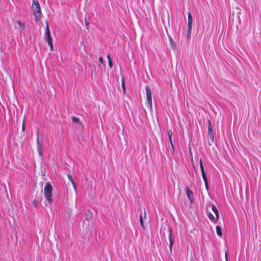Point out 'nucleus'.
I'll return each mask as SVG.
<instances>
[{
  "label": "nucleus",
  "instance_id": "20",
  "mask_svg": "<svg viewBox=\"0 0 261 261\" xmlns=\"http://www.w3.org/2000/svg\"><path fill=\"white\" fill-rule=\"evenodd\" d=\"M212 130V126L211 122L209 121V125H208V133L209 134H211Z\"/></svg>",
  "mask_w": 261,
  "mask_h": 261
},
{
  "label": "nucleus",
  "instance_id": "29",
  "mask_svg": "<svg viewBox=\"0 0 261 261\" xmlns=\"http://www.w3.org/2000/svg\"><path fill=\"white\" fill-rule=\"evenodd\" d=\"M144 218H146V211H145V209L144 210Z\"/></svg>",
  "mask_w": 261,
  "mask_h": 261
},
{
  "label": "nucleus",
  "instance_id": "23",
  "mask_svg": "<svg viewBox=\"0 0 261 261\" xmlns=\"http://www.w3.org/2000/svg\"><path fill=\"white\" fill-rule=\"evenodd\" d=\"M225 257L226 261H228V252L227 251H225Z\"/></svg>",
  "mask_w": 261,
  "mask_h": 261
},
{
  "label": "nucleus",
  "instance_id": "30",
  "mask_svg": "<svg viewBox=\"0 0 261 261\" xmlns=\"http://www.w3.org/2000/svg\"><path fill=\"white\" fill-rule=\"evenodd\" d=\"M22 130H24V121L23 122V124H22Z\"/></svg>",
  "mask_w": 261,
  "mask_h": 261
},
{
  "label": "nucleus",
  "instance_id": "10",
  "mask_svg": "<svg viewBox=\"0 0 261 261\" xmlns=\"http://www.w3.org/2000/svg\"><path fill=\"white\" fill-rule=\"evenodd\" d=\"M188 28L190 29V28H192V16L190 12L188 13Z\"/></svg>",
  "mask_w": 261,
  "mask_h": 261
},
{
  "label": "nucleus",
  "instance_id": "6",
  "mask_svg": "<svg viewBox=\"0 0 261 261\" xmlns=\"http://www.w3.org/2000/svg\"><path fill=\"white\" fill-rule=\"evenodd\" d=\"M185 191L191 203H192L193 202V193L192 191L190 190V189L189 187H186L185 188Z\"/></svg>",
  "mask_w": 261,
  "mask_h": 261
},
{
  "label": "nucleus",
  "instance_id": "2",
  "mask_svg": "<svg viewBox=\"0 0 261 261\" xmlns=\"http://www.w3.org/2000/svg\"><path fill=\"white\" fill-rule=\"evenodd\" d=\"M53 187L52 186L47 182L44 187V195L45 199L49 202L53 201V195H52Z\"/></svg>",
  "mask_w": 261,
  "mask_h": 261
},
{
  "label": "nucleus",
  "instance_id": "24",
  "mask_svg": "<svg viewBox=\"0 0 261 261\" xmlns=\"http://www.w3.org/2000/svg\"><path fill=\"white\" fill-rule=\"evenodd\" d=\"M91 219V216H89L88 215L86 214V216L85 218V219L87 221H89Z\"/></svg>",
  "mask_w": 261,
  "mask_h": 261
},
{
  "label": "nucleus",
  "instance_id": "26",
  "mask_svg": "<svg viewBox=\"0 0 261 261\" xmlns=\"http://www.w3.org/2000/svg\"><path fill=\"white\" fill-rule=\"evenodd\" d=\"M107 58H108V61H110V60H112L111 59V57H110V55L109 54L108 55Z\"/></svg>",
  "mask_w": 261,
  "mask_h": 261
},
{
  "label": "nucleus",
  "instance_id": "11",
  "mask_svg": "<svg viewBox=\"0 0 261 261\" xmlns=\"http://www.w3.org/2000/svg\"><path fill=\"white\" fill-rule=\"evenodd\" d=\"M212 210L213 212L215 213L216 215V220H218L219 217V214L218 210L217 208V207L215 205H213L212 206Z\"/></svg>",
  "mask_w": 261,
  "mask_h": 261
},
{
  "label": "nucleus",
  "instance_id": "25",
  "mask_svg": "<svg viewBox=\"0 0 261 261\" xmlns=\"http://www.w3.org/2000/svg\"><path fill=\"white\" fill-rule=\"evenodd\" d=\"M139 218H140V222H142V221H143V218H142V214H140V215Z\"/></svg>",
  "mask_w": 261,
  "mask_h": 261
},
{
  "label": "nucleus",
  "instance_id": "8",
  "mask_svg": "<svg viewBox=\"0 0 261 261\" xmlns=\"http://www.w3.org/2000/svg\"><path fill=\"white\" fill-rule=\"evenodd\" d=\"M167 134H168V135L169 140V142H170V143L171 147L172 148L173 152H174V146H173L172 140V131L171 130H168L167 131Z\"/></svg>",
  "mask_w": 261,
  "mask_h": 261
},
{
  "label": "nucleus",
  "instance_id": "12",
  "mask_svg": "<svg viewBox=\"0 0 261 261\" xmlns=\"http://www.w3.org/2000/svg\"><path fill=\"white\" fill-rule=\"evenodd\" d=\"M67 177H68V179L71 181L74 191H75V192H76L75 184L73 180V177H72V175L71 174H68Z\"/></svg>",
  "mask_w": 261,
  "mask_h": 261
},
{
  "label": "nucleus",
  "instance_id": "18",
  "mask_svg": "<svg viewBox=\"0 0 261 261\" xmlns=\"http://www.w3.org/2000/svg\"><path fill=\"white\" fill-rule=\"evenodd\" d=\"M17 23L22 29H24L25 28V24L24 23H22L20 21H19V20L17 21Z\"/></svg>",
  "mask_w": 261,
  "mask_h": 261
},
{
  "label": "nucleus",
  "instance_id": "17",
  "mask_svg": "<svg viewBox=\"0 0 261 261\" xmlns=\"http://www.w3.org/2000/svg\"><path fill=\"white\" fill-rule=\"evenodd\" d=\"M71 119L73 122H75V123L80 122V119L75 116L72 117Z\"/></svg>",
  "mask_w": 261,
  "mask_h": 261
},
{
  "label": "nucleus",
  "instance_id": "7",
  "mask_svg": "<svg viewBox=\"0 0 261 261\" xmlns=\"http://www.w3.org/2000/svg\"><path fill=\"white\" fill-rule=\"evenodd\" d=\"M169 232V249L170 252H172V246L173 244V240L172 238V229L170 228H168Z\"/></svg>",
  "mask_w": 261,
  "mask_h": 261
},
{
  "label": "nucleus",
  "instance_id": "28",
  "mask_svg": "<svg viewBox=\"0 0 261 261\" xmlns=\"http://www.w3.org/2000/svg\"><path fill=\"white\" fill-rule=\"evenodd\" d=\"M122 86L123 88V90H124L125 89V86H124V81H122Z\"/></svg>",
  "mask_w": 261,
  "mask_h": 261
},
{
  "label": "nucleus",
  "instance_id": "21",
  "mask_svg": "<svg viewBox=\"0 0 261 261\" xmlns=\"http://www.w3.org/2000/svg\"><path fill=\"white\" fill-rule=\"evenodd\" d=\"M99 62L100 64H103L104 61H103V58L102 57H100L99 58Z\"/></svg>",
  "mask_w": 261,
  "mask_h": 261
},
{
  "label": "nucleus",
  "instance_id": "1",
  "mask_svg": "<svg viewBox=\"0 0 261 261\" xmlns=\"http://www.w3.org/2000/svg\"><path fill=\"white\" fill-rule=\"evenodd\" d=\"M32 9L34 12L35 20L37 21L41 17V8L38 0H33Z\"/></svg>",
  "mask_w": 261,
  "mask_h": 261
},
{
  "label": "nucleus",
  "instance_id": "27",
  "mask_svg": "<svg viewBox=\"0 0 261 261\" xmlns=\"http://www.w3.org/2000/svg\"><path fill=\"white\" fill-rule=\"evenodd\" d=\"M140 225H141V227L143 228H144V225H143V221L142 222H140Z\"/></svg>",
  "mask_w": 261,
  "mask_h": 261
},
{
  "label": "nucleus",
  "instance_id": "22",
  "mask_svg": "<svg viewBox=\"0 0 261 261\" xmlns=\"http://www.w3.org/2000/svg\"><path fill=\"white\" fill-rule=\"evenodd\" d=\"M108 63H109V66L110 67V68H111L113 66L112 61V60L109 61Z\"/></svg>",
  "mask_w": 261,
  "mask_h": 261
},
{
  "label": "nucleus",
  "instance_id": "3",
  "mask_svg": "<svg viewBox=\"0 0 261 261\" xmlns=\"http://www.w3.org/2000/svg\"><path fill=\"white\" fill-rule=\"evenodd\" d=\"M146 90V104L148 107L150 109H152V98L150 88L148 86L145 87Z\"/></svg>",
  "mask_w": 261,
  "mask_h": 261
},
{
  "label": "nucleus",
  "instance_id": "9",
  "mask_svg": "<svg viewBox=\"0 0 261 261\" xmlns=\"http://www.w3.org/2000/svg\"><path fill=\"white\" fill-rule=\"evenodd\" d=\"M45 40L47 42L48 45L50 47V49L51 50H53V39L51 36L47 37L45 38Z\"/></svg>",
  "mask_w": 261,
  "mask_h": 261
},
{
  "label": "nucleus",
  "instance_id": "31",
  "mask_svg": "<svg viewBox=\"0 0 261 261\" xmlns=\"http://www.w3.org/2000/svg\"><path fill=\"white\" fill-rule=\"evenodd\" d=\"M88 24H89V23H88V22H87L86 21V25H88Z\"/></svg>",
  "mask_w": 261,
  "mask_h": 261
},
{
  "label": "nucleus",
  "instance_id": "14",
  "mask_svg": "<svg viewBox=\"0 0 261 261\" xmlns=\"http://www.w3.org/2000/svg\"><path fill=\"white\" fill-rule=\"evenodd\" d=\"M169 39L170 40V46L173 50H176V46L175 43V42L173 41V39L171 38V37H169Z\"/></svg>",
  "mask_w": 261,
  "mask_h": 261
},
{
  "label": "nucleus",
  "instance_id": "19",
  "mask_svg": "<svg viewBox=\"0 0 261 261\" xmlns=\"http://www.w3.org/2000/svg\"><path fill=\"white\" fill-rule=\"evenodd\" d=\"M192 32V28H188V32H187V37L189 38V39H190L191 37V34Z\"/></svg>",
  "mask_w": 261,
  "mask_h": 261
},
{
  "label": "nucleus",
  "instance_id": "16",
  "mask_svg": "<svg viewBox=\"0 0 261 261\" xmlns=\"http://www.w3.org/2000/svg\"><path fill=\"white\" fill-rule=\"evenodd\" d=\"M216 232L218 236L221 237L222 236L221 228L219 226H216Z\"/></svg>",
  "mask_w": 261,
  "mask_h": 261
},
{
  "label": "nucleus",
  "instance_id": "4",
  "mask_svg": "<svg viewBox=\"0 0 261 261\" xmlns=\"http://www.w3.org/2000/svg\"><path fill=\"white\" fill-rule=\"evenodd\" d=\"M200 169H201V173H202V178L204 182L205 188L207 190H208L209 187H208V181H207V177H206V173H205V170L204 169L203 164H202V161L201 159L200 160Z\"/></svg>",
  "mask_w": 261,
  "mask_h": 261
},
{
  "label": "nucleus",
  "instance_id": "13",
  "mask_svg": "<svg viewBox=\"0 0 261 261\" xmlns=\"http://www.w3.org/2000/svg\"><path fill=\"white\" fill-rule=\"evenodd\" d=\"M50 36H51V35H50V31H49V26H48L47 22H46V29H45V35H44V38H46V37H50Z\"/></svg>",
  "mask_w": 261,
  "mask_h": 261
},
{
  "label": "nucleus",
  "instance_id": "15",
  "mask_svg": "<svg viewBox=\"0 0 261 261\" xmlns=\"http://www.w3.org/2000/svg\"><path fill=\"white\" fill-rule=\"evenodd\" d=\"M208 218L213 222H216L218 220H216V217L215 218L214 215L211 213H208Z\"/></svg>",
  "mask_w": 261,
  "mask_h": 261
},
{
  "label": "nucleus",
  "instance_id": "5",
  "mask_svg": "<svg viewBox=\"0 0 261 261\" xmlns=\"http://www.w3.org/2000/svg\"><path fill=\"white\" fill-rule=\"evenodd\" d=\"M39 132H37V151L39 154V155L40 156H42V144L39 142Z\"/></svg>",
  "mask_w": 261,
  "mask_h": 261
}]
</instances>
